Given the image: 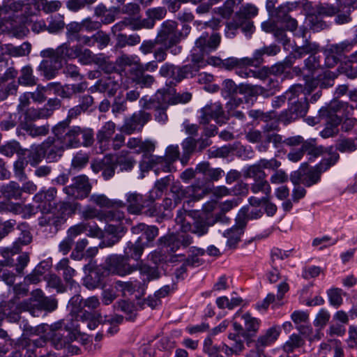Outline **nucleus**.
<instances>
[{"label":"nucleus","mask_w":357,"mask_h":357,"mask_svg":"<svg viewBox=\"0 0 357 357\" xmlns=\"http://www.w3.org/2000/svg\"><path fill=\"white\" fill-rule=\"evenodd\" d=\"M65 26V22L61 15L52 16L50 19L47 30L51 33H55L62 30Z\"/></svg>","instance_id":"0e129e2a"},{"label":"nucleus","mask_w":357,"mask_h":357,"mask_svg":"<svg viewBox=\"0 0 357 357\" xmlns=\"http://www.w3.org/2000/svg\"><path fill=\"white\" fill-rule=\"evenodd\" d=\"M43 60L38 66V70L47 79L54 78L61 67V62L57 58H49Z\"/></svg>","instance_id":"c85d7f7f"},{"label":"nucleus","mask_w":357,"mask_h":357,"mask_svg":"<svg viewBox=\"0 0 357 357\" xmlns=\"http://www.w3.org/2000/svg\"><path fill=\"white\" fill-rule=\"evenodd\" d=\"M126 202L124 203L127 206V209L130 213L139 214L145 207V200L143 196L137 192H130L126 195Z\"/></svg>","instance_id":"cd10ccee"},{"label":"nucleus","mask_w":357,"mask_h":357,"mask_svg":"<svg viewBox=\"0 0 357 357\" xmlns=\"http://www.w3.org/2000/svg\"><path fill=\"white\" fill-rule=\"evenodd\" d=\"M114 162L116 165H119L120 167V170L121 172L130 171L135 164V160L131 157L126 155L124 151H122L120 154L114 156Z\"/></svg>","instance_id":"8fccbe9b"},{"label":"nucleus","mask_w":357,"mask_h":357,"mask_svg":"<svg viewBox=\"0 0 357 357\" xmlns=\"http://www.w3.org/2000/svg\"><path fill=\"white\" fill-rule=\"evenodd\" d=\"M258 13V9L256 6L247 4L239 10L238 12L231 17L227 18L225 22L226 29L225 30L227 37L231 38L234 36L238 31L240 26L245 21L250 20L252 17L256 16Z\"/></svg>","instance_id":"423d86ee"},{"label":"nucleus","mask_w":357,"mask_h":357,"mask_svg":"<svg viewBox=\"0 0 357 357\" xmlns=\"http://www.w3.org/2000/svg\"><path fill=\"white\" fill-rule=\"evenodd\" d=\"M339 159L337 153L331 154L328 158H324L321 162L309 169L304 170V177L302 183L306 187H310L317 183L321 178V173L326 171Z\"/></svg>","instance_id":"1a4fd4ad"},{"label":"nucleus","mask_w":357,"mask_h":357,"mask_svg":"<svg viewBox=\"0 0 357 357\" xmlns=\"http://www.w3.org/2000/svg\"><path fill=\"white\" fill-rule=\"evenodd\" d=\"M79 45L70 46L66 42L59 46L56 49L47 48L40 52V55L43 58H57L61 62L63 59H74L77 56Z\"/></svg>","instance_id":"2eb2a0df"},{"label":"nucleus","mask_w":357,"mask_h":357,"mask_svg":"<svg viewBox=\"0 0 357 357\" xmlns=\"http://www.w3.org/2000/svg\"><path fill=\"white\" fill-rule=\"evenodd\" d=\"M18 82L21 85L26 86L36 84L37 78L33 75V69L31 67L26 66L22 68Z\"/></svg>","instance_id":"de8ad7c7"},{"label":"nucleus","mask_w":357,"mask_h":357,"mask_svg":"<svg viewBox=\"0 0 357 357\" xmlns=\"http://www.w3.org/2000/svg\"><path fill=\"white\" fill-rule=\"evenodd\" d=\"M32 1L39 10H43L46 13L57 11L61 6V3L59 1L32 0Z\"/></svg>","instance_id":"603ef678"},{"label":"nucleus","mask_w":357,"mask_h":357,"mask_svg":"<svg viewBox=\"0 0 357 357\" xmlns=\"http://www.w3.org/2000/svg\"><path fill=\"white\" fill-rule=\"evenodd\" d=\"M66 36L68 40H76L80 36L79 32L82 30L81 22H73L66 26Z\"/></svg>","instance_id":"774afa93"},{"label":"nucleus","mask_w":357,"mask_h":357,"mask_svg":"<svg viewBox=\"0 0 357 357\" xmlns=\"http://www.w3.org/2000/svg\"><path fill=\"white\" fill-rule=\"evenodd\" d=\"M182 33L177 29V23L174 21L164 22L157 34L159 45L178 44L181 40Z\"/></svg>","instance_id":"f8f14e48"},{"label":"nucleus","mask_w":357,"mask_h":357,"mask_svg":"<svg viewBox=\"0 0 357 357\" xmlns=\"http://www.w3.org/2000/svg\"><path fill=\"white\" fill-rule=\"evenodd\" d=\"M24 154L26 155L28 162L32 166H36L45 158V151L43 147V142L39 145H32L30 149L25 151Z\"/></svg>","instance_id":"f704fd0d"},{"label":"nucleus","mask_w":357,"mask_h":357,"mask_svg":"<svg viewBox=\"0 0 357 357\" xmlns=\"http://www.w3.org/2000/svg\"><path fill=\"white\" fill-rule=\"evenodd\" d=\"M70 333L65 329L51 328L47 335L54 347L56 349H60L69 344L70 340V337H68Z\"/></svg>","instance_id":"a878e982"},{"label":"nucleus","mask_w":357,"mask_h":357,"mask_svg":"<svg viewBox=\"0 0 357 357\" xmlns=\"http://www.w3.org/2000/svg\"><path fill=\"white\" fill-rule=\"evenodd\" d=\"M303 10L310 29L314 31H320L327 27L321 19L323 17H331L338 12L337 8L328 3L313 5L307 1L303 4Z\"/></svg>","instance_id":"7ed1b4c3"},{"label":"nucleus","mask_w":357,"mask_h":357,"mask_svg":"<svg viewBox=\"0 0 357 357\" xmlns=\"http://www.w3.org/2000/svg\"><path fill=\"white\" fill-rule=\"evenodd\" d=\"M141 282L135 281L133 282H121L118 281L116 283V288L121 291L123 296L132 294L137 288L139 289Z\"/></svg>","instance_id":"680f3d73"},{"label":"nucleus","mask_w":357,"mask_h":357,"mask_svg":"<svg viewBox=\"0 0 357 357\" xmlns=\"http://www.w3.org/2000/svg\"><path fill=\"white\" fill-rule=\"evenodd\" d=\"M151 119V116L149 113L142 110L138 111L125 120L121 130L127 135H130L136 131H140Z\"/></svg>","instance_id":"dca6fc26"},{"label":"nucleus","mask_w":357,"mask_h":357,"mask_svg":"<svg viewBox=\"0 0 357 357\" xmlns=\"http://www.w3.org/2000/svg\"><path fill=\"white\" fill-rule=\"evenodd\" d=\"M244 321V328L238 323L234 321L233 327L236 333H229L228 339L231 341L230 346H226L225 353L227 355H238L244 349L243 341L239 338L241 335L247 340V345L249 346L250 339L255 336L260 326V320L252 317L250 313H245L241 317Z\"/></svg>","instance_id":"f257e3e1"},{"label":"nucleus","mask_w":357,"mask_h":357,"mask_svg":"<svg viewBox=\"0 0 357 357\" xmlns=\"http://www.w3.org/2000/svg\"><path fill=\"white\" fill-rule=\"evenodd\" d=\"M158 99L162 101V105H158V107H162V108H167L169 105L185 104L188 102L192 98V95L189 92L172 93L171 90H168L158 91Z\"/></svg>","instance_id":"aec40b11"},{"label":"nucleus","mask_w":357,"mask_h":357,"mask_svg":"<svg viewBox=\"0 0 357 357\" xmlns=\"http://www.w3.org/2000/svg\"><path fill=\"white\" fill-rule=\"evenodd\" d=\"M320 116L326 120V127L321 132V136L323 138H329L334 137L338 132L337 126L342 121V118L339 114H333L326 108H322L319 110Z\"/></svg>","instance_id":"a211bd4d"},{"label":"nucleus","mask_w":357,"mask_h":357,"mask_svg":"<svg viewBox=\"0 0 357 357\" xmlns=\"http://www.w3.org/2000/svg\"><path fill=\"white\" fill-rule=\"evenodd\" d=\"M126 256L111 255L105 261L106 269L112 274L124 276L130 274L136 268L128 263Z\"/></svg>","instance_id":"4468645a"},{"label":"nucleus","mask_w":357,"mask_h":357,"mask_svg":"<svg viewBox=\"0 0 357 357\" xmlns=\"http://www.w3.org/2000/svg\"><path fill=\"white\" fill-rule=\"evenodd\" d=\"M225 91L229 96V100L227 102V107L229 109H232L242 102L241 98L235 97L238 92H242V88L238 86L231 79H227L225 82Z\"/></svg>","instance_id":"2f4dec72"},{"label":"nucleus","mask_w":357,"mask_h":357,"mask_svg":"<svg viewBox=\"0 0 357 357\" xmlns=\"http://www.w3.org/2000/svg\"><path fill=\"white\" fill-rule=\"evenodd\" d=\"M187 194L190 200L197 201L206 194V190L203 185L196 183L187 187Z\"/></svg>","instance_id":"e2e57ef3"},{"label":"nucleus","mask_w":357,"mask_h":357,"mask_svg":"<svg viewBox=\"0 0 357 357\" xmlns=\"http://www.w3.org/2000/svg\"><path fill=\"white\" fill-rule=\"evenodd\" d=\"M116 64L121 68H125L126 66L132 67V72H139L140 66V60L136 55H127L123 54L119 56L116 61Z\"/></svg>","instance_id":"ea45409f"},{"label":"nucleus","mask_w":357,"mask_h":357,"mask_svg":"<svg viewBox=\"0 0 357 357\" xmlns=\"http://www.w3.org/2000/svg\"><path fill=\"white\" fill-rule=\"evenodd\" d=\"M55 188H50L47 190H40L33 198V205L30 206L31 213H36L40 211L42 213L51 212L54 206L56 196Z\"/></svg>","instance_id":"9d476101"},{"label":"nucleus","mask_w":357,"mask_h":357,"mask_svg":"<svg viewBox=\"0 0 357 357\" xmlns=\"http://www.w3.org/2000/svg\"><path fill=\"white\" fill-rule=\"evenodd\" d=\"M31 49V45L29 43H23L21 45L14 46L12 44H7L2 47L5 54L11 56L18 57L24 56L28 55Z\"/></svg>","instance_id":"c9c22d12"},{"label":"nucleus","mask_w":357,"mask_h":357,"mask_svg":"<svg viewBox=\"0 0 357 357\" xmlns=\"http://www.w3.org/2000/svg\"><path fill=\"white\" fill-rule=\"evenodd\" d=\"M305 344V340L298 334L291 335L282 346L284 351L291 354Z\"/></svg>","instance_id":"79ce46f5"},{"label":"nucleus","mask_w":357,"mask_h":357,"mask_svg":"<svg viewBox=\"0 0 357 357\" xmlns=\"http://www.w3.org/2000/svg\"><path fill=\"white\" fill-rule=\"evenodd\" d=\"M132 232L135 234H142L145 236L148 241H152L158 235V229L155 226H148L144 223H139L132 227Z\"/></svg>","instance_id":"4c0bfd02"},{"label":"nucleus","mask_w":357,"mask_h":357,"mask_svg":"<svg viewBox=\"0 0 357 357\" xmlns=\"http://www.w3.org/2000/svg\"><path fill=\"white\" fill-rule=\"evenodd\" d=\"M206 54L205 52H200L197 51V49H193L191 53V61L193 63L192 73L195 71H197L199 68L206 66V61H204V55Z\"/></svg>","instance_id":"69168bd1"},{"label":"nucleus","mask_w":357,"mask_h":357,"mask_svg":"<svg viewBox=\"0 0 357 357\" xmlns=\"http://www.w3.org/2000/svg\"><path fill=\"white\" fill-rule=\"evenodd\" d=\"M239 73L240 76L242 77H257L261 79H264L268 84H273V87H277L278 86V82L268 77L267 72L264 70L255 71L245 68V70H241Z\"/></svg>","instance_id":"37998d69"},{"label":"nucleus","mask_w":357,"mask_h":357,"mask_svg":"<svg viewBox=\"0 0 357 357\" xmlns=\"http://www.w3.org/2000/svg\"><path fill=\"white\" fill-rule=\"evenodd\" d=\"M326 109H329V111L333 114H340L345 117L351 115L354 110V107L352 105H349L347 102H341L337 100L332 101Z\"/></svg>","instance_id":"e433bc0d"},{"label":"nucleus","mask_w":357,"mask_h":357,"mask_svg":"<svg viewBox=\"0 0 357 357\" xmlns=\"http://www.w3.org/2000/svg\"><path fill=\"white\" fill-rule=\"evenodd\" d=\"M90 201L93 204L106 208H122L125 204L120 199H109L104 195H92Z\"/></svg>","instance_id":"72a5a7b5"},{"label":"nucleus","mask_w":357,"mask_h":357,"mask_svg":"<svg viewBox=\"0 0 357 357\" xmlns=\"http://www.w3.org/2000/svg\"><path fill=\"white\" fill-rule=\"evenodd\" d=\"M103 232L106 237L104 238L99 245L101 248L114 245L124 234L125 229L121 223L116 225L109 224L106 226Z\"/></svg>","instance_id":"4be33fe9"},{"label":"nucleus","mask_w":357,"mask_h":357,"mask_svg":"<svg viewBox=\"0 0 357 357\" xmlns=\"http://www.w3.org/2000/svg\"><path fill=\"white\" fill-rule=\"evenodd\" d=\"M91 185L85 175H79L73 179L70 185L63 188V192L69 197L75 199H84L90 193Z\"/></svg>","instance_id":"ddd939ff"},{"label":"nucleus","mask_w":357,"mask_h":357,"mask_svg":"<svg viewBox=\"0 0 357 357\" xmlns=\"http://www.w3.org/2000/svg\"><path fill=\"white\" fill-rule=\"evenodd\" d=\"M139 273L144 284L159 278L160 274L157 268L142 265L139 267Z\"/></svg>","instance_id":"4d7b16f0"},{"label":"nucleus","mask_w":357,"mask_h":357,"mask_svg":"<svg viewBox=\"0 0 357 357\" xmlns=\"http://www.w3.org/2000/svg\"><path fill=\"white\" fill-rule=\"evenodd\" d=\"M250 190L254 194L261 192L264 195V197H270L271 192V187L266 178L254 181Z\"/></svg>","instance_id":"3c124183"},{"label":"nucleus","mask_w":357,"mask_h":357,"mask_svg":"<svg viewBox=\"0 0 357 357\" xmlns=\"http://www.w3.org/2000/svg\"><path fill=\"white\" fill-rule=\"evenodd\" d=\"M297 7L296 3H287L280 6L275 11V17L278 21L282 22L291 16L289 13Z\"/></svg>","instance_id":"052dcab7"},{"label":"nucleus","mask_w":357,"mask_h":357,"mask_svg":"<svg viewBox=\"0 0 357 357\" xmlns=\"http://www.w3.org/2000/svg\"><path fill=\"white\" fill-rule=\"evenodd\" d=\"M17 229L20 231L17 238L14 241L10 248H8L1 252V255L5 258L10 255L17 254L21 251L22 246L27 245L32 241L31 234L27 229L26 225L22 224L17 227Z\"/></svg>","instance_id":"6ab92c4d"},{"label":"nucleus","mask_w":357,"mask_h":357,"mask_svg":"<svg viewBox=\"0 0 357 357\" xmlns=\"http://www.w3.org/2000/svg\"><path fill=\"white\" fill-rule=\"evenodd\" d=\"M126 27H129L133 31L142 28L151 29L153 27V22L150 20H141L137 17H129L114 24L112 29L113 33H116L121 31Z\"/></svg>","instance_id":"412c9836"},{"label":"nucleus","mask_w":357,"mask_h":357,"mask_svg":"<svg viewBox=\"0 0 357 357\" xmlns=\"http://www.w3.org/2000/svg\"><path fill=\"white\" fill-rule=\"evenodd\" d=\"M249 61L248 57L237 59L234 57H230L227 59H225V68L228 70H231L234 68L239 69V71L237 72L240 75L241 70H245L243 69L245 67H247L246 62Z\"/></svg>","instance_id":"bf43d9fd"},{"label":"nucleus","mask_w":357,"mask_h":357,"mask_svg":"<svg viewBox=\"0 0 357 357\" xmlns=\"http://www.w3.org/2000/svg\"><path fill=\"white\" fill-rule=\"evenodd\" d=\"M52 114V109L47 107L39 109L30 108L26 112L25 116L28 120L36 121L38 119L48 118Z\"/></svg>","instance_id":"49530a36"},{"label":"nucleus","mask_w":357,"mask_h":357,"mask_svg":"<svg viewBox=\"0 0 357 357\" xmlns=\"http://www.w3.org/2000/svg\"><path fill=\"white\" fill-rule=\"evenodd\" d=\"M336 150L341 153H351L357 150V137H342L337 141Z\"/></svg>","instance_id":"a19ab883"},{"label":"nucleus","mask_w":357,"mask_h":357,"mask_svg":"<svg viewBox=\"0 0 357 357\" xmlns=\"http://www.w3.org/2000/svg\"><path fill=\"white\" fill-rule=\"evenodd\" d=\"M243 175L245 178H252L254 181L264 179L266 177V174L258 162L245 169Z\"/></svg>","instance_id":"a18cd8bd"},{"label":"nucleus","mask_w":357,"mask_h":357,"mask_svg":"<svg viewBox=\"0 0 357 357\" xmlns=\"http://www.w3.org/2000/svg\"><path fill=\"white\" fill-rule=\"evenodd\" d=\"M13 292H14V298L9 302V304H11L13 305H15V309L14 310L15 314H17L22 311H18L17 305L21 303L22 302H18L17 301L21 297H24L27 295L29 289L28 288L22 284H17L15 285L13 287Z\"/></svg>","instance_id":"6e6d98bb"},{"label":"nucleus","mask_w":357,"mask_h":357,"mask_svg":"<svg viewBox=\"0 0 357 357\" xmlns=\"http://www.w3.org/2000/svg\"><path fill=\"white\" fill-rule=\"evenodd\" d=\"M144 250V247L140 241H137L135 243L129 242L125 248L124 252L126 257L138 260Z\"/></svg>","instance_id":"09e8293b"},{"label":"nucleus","mask_w":357,"mask_h":357,"mask_svg":"<svg viewBox=\"0 0 357 357\" xmlns=\"http://www.w3.org/2000/svg\"><path fill=\"white\" fill-rule=\"evenodd\" d=\"M43 147L45 151V157L50 162L56 161L62 154L65 147L57 137H48L43 142Z\"/></svg>","instance_id":"5701e85b"},{"label":"nucleus","mask_w":357,"mask_h":357,"mask_svg":"<svg viewBox=\"0 0 357 357\" xmlns=\"http://www.w3.org/2000/svg\"><path fill=\"white\" fill-rule=\"evenodd\" d=\"M1 192L8 199H19L22 195L20 185L15 182H10L1 188Z\"/></svg>","instance_id":"864d4df0"},{"label":"nucleus","mask_w":357,"mask_h":357,"mask_svg":"<svg viewBox=\"0 0 357 357\" xmlns=\"http://www.w3.org/2000/svg\"><path fill=\"white\" fill-rule=\"evenodd\" d=\"M192 67L190 65H185L183 67L173 66L169 77L176 82H181L183 79L189 75L192 76Z\"/></svg>","instance_id":"c03bdc74"},{"label":"nucleus","mask_w":357,"mask_h":357,"mask_svg":"<svg viewBox=\"0 0 357 357\" xmlns=\"http://www.w3.org/2000/svg\"><path fill=\"white\" fill-rule=\"evenodd\" d=\"M246 212V208H241L236 218L235 225L225 233V237L227 238L226 246L229 250L236 249L241 241V236L247 225L245 216Z\"/></svg>","instance_id":"6e6552de"},{"label":"nucleus","mask_w":357,"mask_h":357,"mask_svg":"<svg viewBox=\"0 0 357 357\" xmlns=\"http://www.w3.org/2000/svg\"><path fill=\"white\" fill-rule=\"evenodd\" d=\"M20 128L25 130L32 137L45 136L48 134L50 127L48 125L37 126L35 124L24 123L20 125Z\"/></svg>","instance_id":"58836bf2"},{"label":"nucleus","mask_w":357,"mask_h":357,"mask_svg":"<svg viewBox=\"0 0 357 357\" xmlns=\"http://www.w3.org/2000/svg\"><path fill=\"white\" fill-rule=\"evenodd\" d=\"M280 332L279 326H273L258 337L255 341V349L257 350V357H266L264 349L273 344L278 339Z\"/></svg>","instance_id":"f3484780"},{"label":"nucleus","mask_w":357,"mask_h":357,"mask_svg":"<svg viewBox=\"0 0 357 357\" xmlns=\"http://www.w3.org/2000/svg\"><path fill=\"white\" fill-rule=\"evenodd\" d=\"M310 93L306 91L301 84L294 85L287 92L288 96L289 108L283 111L278 119L284 123H289L298 117L304 116L308 110L307 96Z\"/></svg>","instance_id":"f03ea898"},{"label":"nucleus","mask_w":357,"mask_h":357,"mask_svg":"<svg viewBox=\"0 0 357 357\" xmlns=\"http://www.w3.org/2000/svg\"><path fill=\"white\" fill-rule=\"evenodd\" d=\"M296 329L310 342L319 340L322 337V333H321L319 330H317L314 334L312 328L310 325L306 324V323L296 326Z\"/></svg>","instance_id":"5fc2aeb1"},{"label":"nucleus","mask_w":357,"mask_h":357,"mask_svg":"<svg viewBox=\"0 0 357 357\" xmlns=\"http://www.w3.org/2000/svg\"><path fill=\"white\" fill-rule=\"evenodd\" d=\"M342 290L339 288H331L327 291V295L330 304L335 307H338L342 303Z\"/></svg>","instance_id":"338daca9"},{"label":"nucleus","mask_w":357,"mask_h":357,"mask_svg":"<svg viewBox=\"0 0 357 357\" xmlns=\"http://www.w3.org/2000/svg\"><path fill=\"white\" fill-rule=\"evenodd\" d=\"M199 117L200 123L206 124L210 121L211 119H218L222 114L223 110L220 102H215L209 105H206L200 109Z\"/></svg>","instance_id":"7c9ffc66"},{"label":"nucleus","mask_w":357,"mask_h":357,"mask_svg":"<svg viewBox=\"0 0 357 357\" xmlns=\"http://www.w3.org/2000/svg\"><path fill=\"white\" fill-rule=\"evenodd\" d=\"M116 165L114 162V156L108 155L96 164H93L92 167L94 172L102 171V176L105 180H108L114 175Z\"/></svg>","instance_id":"393cba45"},{"label":"nucleus","mask_w":357,"mask_h":357,"mask_svg":"<svg viewBox=\"0 0 357 357\" xmlns=\"http://www.w3.org/2000/svg\"><path fill=\"white\" fill-rule=\"evenodd\" d=\"M130 149L134 150L135 153L151 152L155 149V143L151 140L142 141L137 137H131L126 143Z\"/></svg>","instance_id":"473e14b6"},{"label":"nucleus","mask_w":357,"mask_h":357,"mask_svg":"<svg viewBox=\"0 0 357 357\" xmlns=\"http://www.w3.org/2000/svg\"><path fill=\"white\" fill-rule=\"evenodd\" d=\"M180 155L178 146L171 145L166 149L165 158L158 157L155 155H144L143 161L141 167L146 169L155 168V172L158 174L159 170H162L165 172L170 171L169 165L176 160Z\"/></svg>","instance_id":"39448f33"},{"label":"nucleus","mask_w":357,"mask_h":357,"mask_svg":"<svg viewBox=\"0 0 357 357\" xmlns=\"http://www.w3.org/2000/svg\"><path fill=\"white\" fill-rule=\"evenodd\" d=\"M160 241L166 248L167 252H174L181 245H189L192 243V237L171 234L161 238Z\"/></svg>","instance_id":"b1692460"},{"label":"nucleus","mask_w":357,"mask_h":357,"mask_svg":"<svg viewBox=\"0 0 357 357\" xmlns=\"http://www.w3.org/2000/svg\"><path fill=\"white\" fill-rule=\"evenodd\" d=\"M354 43L351 41H343L339 44H334L329 46L330 52L336 54L341 58L345 54L351 52L353 49Z\"/></svg>","instance_id":"13d9d810"},{"label":"nucleus","mask_w":357,"mask_h":357,"mask_svg":"<svg viewBox=\"0 0 357 357\" xmlns=\"http://www.w3.org/2000/svg\"><path fill=\"white\" fill-rule=\"evenodd\" d=\"M67 123H59L54 128L55 137L61 139L65 149L78 147L81 144L80 135L81 127L73 126L66 129Z\"/></svg>","instance_id":"0eeeda50"},{"label":"nucleus","mask_w":357,"mask_h":357,"mask_svg":"<svg viewBox=\"0 0 357 357\" xmlns=\"http://www.w3.org/2000/svg\"><path fill=\"white\" fill-rule=\"evenodd\" d=\"M31 296V298L22 301L17 305L18 311H29L35 316L36 310L52 312L57 307V301L52 298L45 297L40 289L33 290Z\"/></svg>","instance_id":"20e7f679"},{"label":"nucleus","mask_w":357,"mask_h":357,"mask_svg":"<svg viewBox=\"0 0 357 357\" xmlns=\"http://www.w3.org/2000/svg\"><path fill=\"white\" fill-rule=\"evenodd\" d=\"M307 33V29L304 26H301L298 31L294 33L296 37L302 38L304 41V43L301 47H297L296 51L300 56H302L303 54H316L319 51V45L309 41L306 36Z\"/></svg>","instance_id":"bb28decb"},{"label":"nucleus","mask_w":357,"mask_h":357,"mask_svg":"<svg viewBox=\"0 0 357 357\" xmlns=\"http://www.w3.org/2000/svg\"><path fill=\"white\" fill-rule=\"evenodd\" d=\"M187 211L184 209L178 211L175 222L179 226L178 229L182 232H191L198 236H202L208 232V225L203 220H195V222L191 225L185 219Z\"/></svg>","instance_id":"9b49d317"},{"label":"nucleus","mask_w":357,"mask_h":357,"mask_svg":"<svg viewBox=\"0 0 357 357\" xmlns=\"http://www.w3.org/2000/svg\"><path fill=\"white\" fill-rule=\"evenodd\" d=\"M115 131V124L112 121H108L98 130L97 141L100 144L102 151L107 150L109 145V139Z\"/></svg>","instance_id":"c756f323"}]
</instances>
